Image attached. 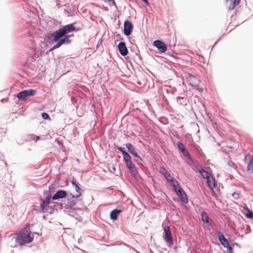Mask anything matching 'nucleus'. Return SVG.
Wrapping results in <instances>:
<instances>
[{
  "label": "nucleus",
  "mask_w": 253,
  "mask_h": 253,
  "mask_svg": "<svg viewBox=\"0 0 253 253\" xmlns=\"http://www.w3.org/2000/svg\"><path fill=\"white\" fill-rule=\"evenodd\" d=\"M76 30V27L73 24H70L63 26L62 28L52 33L50 36L54 42L57 43L50 49V51L60 47L63 44H69L71 41L70 40L71 35H67L68 33ZM73 36V35H72Z\"/></svg>",
  "instance_id": "f257e3e1"
},
{
  "label": "nucleus",
  "mask_w": 253,
  "mask_h": 253,
  "mask_svg": "<svg viewBox=\"0 0 253 253\" xmlns=\"http://www.w3.org/2000/svg\"><path fill=\"white\" fill-rule=\"evenodd\" d=\"M33 239L34 235L31 234L29 229L25 228L20 231L16 238L13 237L11 240H14L19 245L22 246L25 244L31 243Z\"/></svg>",
  "instance_id": "f03ea898"
},
{
  "label": "nucleus",
  "mask_w": 253,
  "mask_h": 253,
  "mask_svg": "<svg viewBox=\"0 0 253 253\" xmlns=\"http://www.w3.org/2000/svg\"><path fill=\"white\" fill-rule=\"evenodd\" d=\"M187 80L189 84L194 88L197 89L200 92H202L203 91L202 88L200 87L201 81L198 77L192 75H189L187 78Z\"/></svg>",
  "instance_id": "7ed1b4c3"
},
{
  "label": "nucleus",
  "mask_w": 253,
  "mask_h": 253,
  "mask_svg": "<svg viewBox=\"0 0 253 253\" xmlns=\"http://www.w3.org/2000/svg\"><path fill=\"white\" fill-rule=\"evenodd\" d=\"M36 90L34 89H27L20 92L17 97L20 100H25L28 97L32 96L36 94Z\"/></svg>",
  "instance_id": "20e7f679"
},
{
  "label": "nucleus",
  "mask_w": 253,
  "mask_h": 253,
  "mask_svg": "<svg viewBox=\"0 0 253 253\" xmlns=\"http://www.w3.org/2000/svg\"><path fill=\"white\" fill-rule=\"evenodd\" d=\"M177 146L179 150L182 153L183 155L189 160H191L190 153L185 148L184 145L180 141L177 142Z\"/></svg>",
  "instance_id": "39448f33"
},
{
  "label": "nucleus",
  "mask_w": 253,
  "mask_h": 253,
  "mask_svg": "<svg viewBox=\"0 0 253 253\" xmlns=\"http://www.w3.org/2000/svg\"><path fill=\"white\" fill-rule=\"evenodd\" d=\"M153 45L156 46L161 53L165 52L167 50V47L165 43L160 40L155 41L153 42Z\"/></svg>",
  "instance_id": "423d86ee"
},
{
  "label": "nucleus",
  "mask_w": 253,
  "mask_h": 253,
  "mask_svg": "<svg viewBox=\"0 0 253 253\" xmlns=\"http://www.w3.org/2000/svg\"><path fill=\"white\" fill-rule=\"evenodd\" d=\"M241 0H226L225 4L229 10L234 9L239 4Z\"/></svg>",
  "instance_id": "0eeeda50"
},
{
  "label": "nucleus",
  "mask_w": 253,
  "mask_h": 253,
  "mask_svg": "<svg viewBox=\"0 0 253 253\" xmlns=\"http://www.w3.org/2000/svg\"><path fill=\"white\" fill-rule=\"evenodd\" d=\"M164 231L165 232V239L166 242L170 245H172L173 241H172L169 227L168 226L165 227Z\"/></svg>",
  "instance_id": "6e6552de"
},
{
  "label": "nucleus",
  "mask_w": 253,
  "mask_h": 253,
  "mask_svg": "<svg viewBox=\"0 0 253 253\" xmlns=\"http://www.w3.org/2000/svg\"><path fill=\"white\" fill-rule=\"evenodd\" d=\"M133 29V26L131 23L128 20L125 21L124 22V33L126 36H128L131 34Z\"/></svg>",
  "instance_id": "1a4fd4ad"
},
{
  "label": "nucleus",
  "mask_w": 253,
  "mask_h": 253,
  "mask_svg": "<svg viewBox=\"0 0 253 253\" xmlns=\"http://www.w3.org/2000/svg\"><path fill=\"white\" fill-rule=\"evenodd\" d=\"M118 48L121 54L126 56L128 53V50L124 42H120L118 45Z\"/></svg>",
  "instance_id": "9d476101"
},
{
  "label": "nucleus",
  "mask_w": 253,
  "mask_h": 253,
  "mask_svg": "<svg viewBox=\"0 0 253 253\" xmlns=\"http://www.w3.org/2000/svg\"><path fill=\"white\" fill-rule=\"evenodd\" d=\"M217 236L218 240L222 246H223L225 248L229 246V243L228 241L224 237L222 233L218 232L217 233Z\"/></svg>",
  "instance_id": "9b49d317"
},
{
  "label": "nucleus",
  "mask_w": 253,
  "mask_h": 253,
  "mask_svg": "<svg viewBox=\"0 0 253 253\" xmlns=\"http://www.w3.org/2000/svg\"><path fill=\"white\" fill-rule=\"evenodd\" d=\"M67 195V193L64 190L58 191L52 197V199L57 200L60 198H63Z\"/></svg>",
  "instance_id": "f8f14e48"
},
{
  "label": "nucleus",
  "mask_w": 253,
  "mask_h": 253,
  "mask_svg": "<svg viewBox=\"0 0 253 253\" xmlns=\"http://www.w3.org/2000/svg\"><path fill=\"white\" fill-rule=\"evenodd\" d=\"M126 146L128 150V151L134 157L138 158L140 159H141V157L139 156L135 151L134 147L132 145V144L130 143H128L126 144Z\"/></svg>",
  "instance_id": "ddd939ff"
},
{
  "label": "nucleus",
  "mask_w": 253,
  "mask_h": 253,
  "mask_svg": "<svg viewBox=\"0 0 253 253\" xmlns=\"http://www.w3.org/2000/svg\"><path fill=\"white\" fill-rule=\"evenodd\" d=\"M176 195L179 197L180 200L185 204L188 202V199L185 192L183 190L180 191V192L177 193Z\"/></svg>",
  "instance_id": "4468645a"
},
{
  "label": "nucleus",
  "mask_w": 253,
  "mask_h": 253,
  "mask_svg": "<svg viewBox=\"0 0 253 253\" xmlns=\"http://www.w3.org/2000/svg\"><path fill=\"white\" fill-rule=\"evenodd\" d=\"M126 165L127 168L129 170L130 172L132 173V174H135V173H136V170L134 165L132 163V162L131 161L126 163Z\"/></svg>",
  "instance_id": "2eb2a0df"
},
{
  "label": "nucleus",
  "mask_w": 253,
  "mask_h": 253,
  "mask_svg": "<svg viewBox=\"0 0 253 253\" xmlns=\"http://www.w3.org/2000/svg\"><path fill=\"white\" fill-rule=\"evenodd\" d=\"M171 184H172L174 190L175 191L176 194L177 193L180 192V191L183 190L182 188L179 186L178 182L176 180L173 181V182Z\"/></svg>",
  "instance_id": "dca6fc26"
},
{
  "label": "nucleus",
  "mask_w": 253,
  "mask_h": 253,
  "mask_svg": "<svg viewBox=\"0 0 253 253\" xmlns=\"http://www.w3.org/2000/svg\"><path fill=\"white\" fill-rule=\"evenodd\" d=\"M122 212L120 210H114L110 213V217L112 220H117L118 215Z\"/></svg>",
  "instance_id": "f3484780"
},
{
  "label": "nucleus",
  "mask_w": 253,
  "mask_h": 253,
  "mask_svg": "<svg viewBox=\"0 0 253 253\" xmlns=\"http://www.w3.org/2000/svg\"><path fill=\"white\" fill-rule=\"evenodd\" d=\"M207 183L209 187L211 190H213V189L216 186L215 181L212 177H210L207 179Z\"/></svg>",
  "instance_id": "a211bd4d"
},
{
  "label": "nucleus",
  "mask_w": 253,
  "mask_h": 253,
  "mask_svg": "<svg viewBox=\"0 0 253 253\" xmlns=\"http://www.w3.org/2000/svg\"><path fill=\"white\" fill-rule=\"evenodd\" d=\"M72 183L73 185L75 186V189L77 192V193L76 195H74L73 197L78 198L81 195V188L79 187L76 182L74 180L72 181Z\"/></svg>",
  "instance_id": "6ab92c4d"
},
{
  "label": "nucleus",
  "mask_w": 253,
  "mask_h": 253,
  "mask_svg": "<svg viewBox=\"0 0 253 253\" xmlns=\"http://www.w3.org/2000/svg\"><path fill=\"white\" fill-rule=\"evenodd\" d=\"M198 169L199 170V172L201 173V175L203 176V178H206L207 179L208 178L210 177V174L202 168L199 167Z\"/></svg>",
  "instance_id": "aec40b11"
},
{
  "label": "nucleus",
  "mask_w": 253,
  "mask_h": 253,
  "mask_svg": "<svg viewBox=\"0 0 253 253\" xmlns=\"http://www.w3.org/2000/svg\"><path fill=\"white\" fill-rule=\"evenodd\" d=\"M201 218L202 220L204 222L206 223H208L209 221V217L207 214V213L205 211H203L201 213Z\"/></svg>",
  "instance_id": "412c9836"
},
{
  "label": "nucleus",
  "mask_w": 253,
  "mask_h": 253,
  "mask_svg": "<svg viewBox=\"0 0 253 253\" xmlns=\"http://www.w3.org/2000/svg\"><path fill=\"white\" fill-rule=\"evenodd\" d=\"M248 171L253 173V157L251 159L249 163L247 166Z\"/></svg>",
  "instance_id": "4be33fe9"
},
{
  "label": "nucleus",
  "mask_w": 253,
  "mask_h": 253,
  "mask_svg": "<svg viewBox=\"0 0 253 253\" xmlns=\"http://www.w3.org/2000/svg\"><path fill=\"white\" fill-rule=\"evenodd\" d=\"M123 156L126 163L131 162V157L128 153L126 152V153L123 152Z\"/></svg>",
  "instance_id": "5701e85b"
},
{
  "label": "nucleus",
  "mask_w": 253,
  "mask_h": 253,
  "mask_svg": "<svg viewBox=\"0 0 253 253\" xmlns=\"http://www.w3.org/2000/svg\"><path fill=\"white\" fill-rule=\"evenodd\" d=\"M164 176L165 177L166 179L168 181H169L171 183H172L173 182V181H174L176 180L174 178H173V177H172V176H171V175L170 174V173L169 172H167V174H166L164 175Z\"/></svg>",
  "instance_id": "b1692460"
},
{
  "label": "nucleus",
  "mask_w": 253,
  "mask_h": 253,
  "mask_svg": "<svg viewBox=\"0 0 253 253\" xmlns=\"http://www.w3.org/2000/svg\"><path fill=\"white\" fill-rule=\"evenodd\" d=\"M246 216L249 218H253V212L250 210H248L247 212L246 213Z\"/></svg>",
  "instance_id": "393cba45"
},
{
  "label": "nucleus",
  "mask_w": 253,
  "mask_h": 253,
  "mask_svg": "<svg viewBox=\"0 0 253 253\" xmlns=\"http://www.w3.org/2000/svg\"><path fill=\"white\" fill-rule=\"evenodd\" d=\"M160 172L164 176L168 172V170L164 167H161L160 169Z\"/></svg>",
  "instance_id": "a878e982"
},
{
  "label": "nucleus",
  "mask_w": 253,
  "mask_h": 253,
  "mask_svg": "<svg viewBox=\"0 0 253 253\" xmlns=\"http://www.w3.org/2000/svg\"><path fill=\"white\" fill-rule=\"evenodd\" d=\"M42 116L43 119H49V116L46 113H42Z\"/></svg>",
  "instance_id": "bb28decb"
},
{
  "label": "nucleus",
  "mask_w": 253,
  "mask_h": 253,
  "mask_svg": "<svg viewBox=\"0 0 253 253\" xmlns=\"http://www.w3.org/2000/svg\"><path fill=\"white\" fill-rule=\"evenodd\" d=\"M225 248H227V252L228 253H233V249L231 246L229 245L228 246L226 247Z\"/></svg>",
  "instance_id": "cd10ccee"
},
{
  "label": "nucleus",
  "mask_w": 253,
  "mask_h": 253,
  "mask_svg": "<svg viewBox=\"0 0 253 253\" xmlns=\"http://www.w3.org/2000/svg\"><path fill=\"white\" fill-rule=\"evenodd\" d=\"M48 204V203H46V202H45V201L43 202V203H42V204H41V208H42V210L43 212H44V207H43L44 205H47Z\"/></svg>",
  "instance_id": "c85d7f7f"
},
{
  "label": "nucleus",
  "mask_w": 253,
  "mask_h": 253,
  "mask_svg": "<svg viewBox=\"0 0 253 253\" xmlns=\"http://www.w3.org/2000/svg\"><path fill=\"white\" fill-rule=\"evenodd\" d=\"M118 150L120 151H121L122 153L123 154V152H124V153L126 152L125 151H124V148H123L122 147H119L118 148Z\"/></svg>",
  "instance_id": "c756f323"
},
{
  "label": "nucleus",
  "mask_w": 253,
  "mask_h": 253,
  "mask_svg": "<svg viewBox=\"0 0 253 253\" xmlns=\"http://www.w3.org/2000/svg\"><path fill=\"white\" fill-rule=\"evenodd\" d=\"M11 247H13V248H15V247H17V245H16V244H14V245H12V244H11Z\"/></svg>",
  "instance_id": "7c9ffc66"
},
{
  "label": "nucleus",
  "mask_w": 253,
  "mask_h": 253,
  "mask_svg": "<svg viewBox=\"0 0 253 253\" xmlns=\"http://www.w3.org/2000/svg\"><path fill=\"white\" fill-rule=\"evenodd\" d=\"M144 2L148 4V0H142Z\"/></svg>",
  "instance_id": "2f4dec72"
},
{
  "label": "nucleus",
  "mask_w": 253,
  "mask_h": 253,
  "mask_svg": "<svg viewBox=\"0 0 253 253\" xmlns=\"http://www.w3.org/2000/svg\"><path fill=\"white\" fill-rule=\"evenodd\" d=\"M108 1H111L112 0H107Z\"/></svg>",
  "instance_id": "473e14b6"
}]
</instances>
